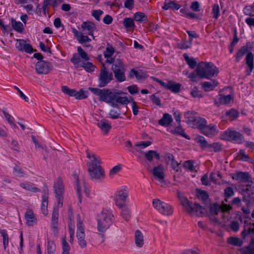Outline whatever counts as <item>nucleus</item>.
I'll use <instances>...</instances> for the list:
<instances>
[{"mask_svg": "<svg viewBox=\"0 0 254 254\" xmlns=\"http://www.w3.org/2000/svg\"><path fill=\"white\" fill-rule=\"evenodd\" d=\"M86 156L88 159L87 162L90 176L94 179H100L105 177L104 169L100 166V158L94 153L86 151Z\"/></svg>", "mask_w": 254, "mask_h": 254, "instance_id": "nucleus-1", "label": "nucleus"}, {"mask_svg": "<svg viewBox=\"0 0 254 254\" xmlns=\"http://www.w3.org/2000/svg\"><path fill=\"white\" fill-rule=\"evenodd\" d=\"M114 217L111 211L104 209L98 214L97 218V230L100 233H104L112 225Z\"/></svg>", "mask_w": 254, "mask_h": 254, "instance_id": "nucleus-2", "label": "nucleus"}, {"mask_svg": "<svg viewBox=\"0 0 254 254\" xmlns=\"http://www.w3.org/2000/svg\"><path fill=\"white\" fill-rule=\"evenodd\" d=\"M195 71L200 78L210 79L217 75L218 69L211 63L200 62L198 64Z\"/></svg>", "mask_w": 254, "mask_h": 254, "instance_id": "nucleus-3", "label": "nucleus"}, {"mask_svg": "<svg viewBox=\"0 0 254 254\" xmlns=\"http://www.w3.org/2000/svg\"><path fill=\"white\" fill-rule=\"evenodd\" d=\"M89 90L99 97V100L110 104L112 107H118V104L114 102L116 97V90L112 91L109 89H101L98 88L89 87Z\"/></svg>", "mask_w": 254, "mask_h": 254, "instance_id": "nucleus-4", "label": "nucleus"}, {"mask_svg": "<svg viewBox=\"0 0 254 254\" xmlns=\"http://www.w3.org/2000/svg\"><path fill=\"white\" fill-rule=\"evenodd\" d=\"M180 202L184 210L190 215L203 216L205 215L206 210L198 203L190 202L186 197L179 195Z\"/></svg>", "mask_w": 254, "mask_h": 254, "instance_id": "nucleus-5", "label": "nucleus"}, {"mask_svg": "<svg viewBox=\"0 0 254 254\" xmlns=\"http://www.w3.org/2000/svg\"><path fill=\"white\" fill-rule=\"evenodd\" d=\"M251 233L254 234V228L250 227H245L241 233L242 237L244 240L247 237L251 239L250 245L242 249V254H254V238Z\"/></svg>", "mask_w": 254, "mask_h": 254, "instance_id": "nucleus-6", "label": "nucleus"}, {"mask_svg": "<svg viewBox=\"0 0 254 254\" xmlns=\"http://www.w3.org/2000/svg\"><path fill=\"white\" fill-rule=\"evenodd\" d=\"M54 190L57 199V207H62L63 205L64 186L61 178H58L55 180Z\"/></svg>", "mask_w": 254, "mask_h": 254, "instance_id": "nucleus-7", "label": "nucleus"}, {"mask_svg": "<svg viewBox=\"0 0 254 254\" xmlns=\"http://www.w3.org/2000/svg\"><path fill=\"white\" fill-rule=\"evenodd\" d=\"M112 70L115 78L118 82H123L126 80V67L122 61L116 62L113 65Z\"/></svg>", "mask_w": 254, "mask_h": 254, "instance_id": "nucleus-8", "label": "nucleus"}, {"mask_svg": "<svg viewBox=\"0 0 254 254\" xmlns=\"http://www.w3.org/2000/svg\"><path fill=\"white\" fill-rule=\"evenodd\" d=\"M253 189L254 185L251 184L241 185V193L243 195V199L249 205H254V190L252 191Z\"/></svg>", "mask_w": 254, "mask_h": 254, "instance_id": "nucleus-9", "label": "nucleus"}, {"mask_svg": "<svg viewBox=\"0 0 254 254\" xmlns=\"http://www.w3.org/2000/svg\"><path fill=\"white\" fill-rule=\"evenodd\" d=\"M129 191L126 186H122L117 189L114 195V200L116 206H122L125 204L128 197Z\"/></svg>", "mask_w": 254, "mask_h": 254, "instance_id": "nucleus-10", "label": "nucleus"}, {"mask_svg": "<svg viewBox=\"0 0 254 254\" xmlns=\"http://www.w3.org/2000/svg\"><path fill=\"white\" fill-rule=\"evenodd\" d=\"M251 48L250 43H247L246 45L241 47L239 52L241 53L242 55L246 54V64L249 68V74H250L254 68V56L253 54L249 51Z\"/></svg>", "mask_w": 254, "mask_h": 254, "instance_id": "nucleus-11", "label": "nucleus"}, {"mask_svg": "<svg viewBox=\"0 0 254 254\" xmlns=\"http://www.w3.org/2000/svg\"><path fill=\"white\" fill-rule=\"evenodd\" d=\"M113 79V73L109 72L106 68L103 66L100 70L98 76V86L104 87L106 86Z\"/></svg>", "mask_w": 254, "mask_h": 254, "instance_id": "nucleus-12", "label": "nucleus"}, {"mask_svg": "<svg viewBox=\"0 0 254 254\" xmlns=\"http://www.w3.org/2000/svg\"><path fill=\"white\" fill-rule=\"evenodd\" d=\"M52 64L47 61H40L35 64V70L38 74H47L52 70Z\"/></svg>", "mask_w": 254, "mask_h": 254, "instance_id": "nucleus-13", "label": "nucleus"}, {"mask_svg": "<svg viewBox=\"0 0 254 254\" xmlns=\"http://www.w3.org/2000/svg\"><path fill=\"white\" fill-rule=\"evenodd\" d=\"M232 209L230 204H227L223 201L222 204L219 205L218 204H213L210 206V211L212 215H218L219 213L221 215L223 212H227Z\"/></svg>", "mask_w": 254, "mask_h": 254, "instance_id": "nucleus-14", "label": "nucleus"}, {"mask_svg": "<svg viewBox=\"0 0 254 254\" xmlns=\"http://www.w3.org/2000/svg\"><path fill=\"white\" fill-rule=\"evenodd\" d=\"M74 178L76 180L75 185L79 196L81 195L83 192H84L87 197H90V190L86 186L84 179H79L76 175L74 176Z\"/></svg>", "mask_w": 254, "mask_h": 254, "instance_id": "nucleus-15", "label": "nucleus"}, {"mask_svg": "<svg viewBox=\"0 0 254 254\" xmlns=\"http://www.w3.org/2000/svg\"><path fill=\"white\" fill-rule=\"evenodd\" d=\"M233 101V95L229 94L224 95L223 94H219L216 96L214 99V104L217 107L222 105H229Z\"/></svg>", "mask_w": 254, "mask_h": 254, "instance_id": "nucleus-16", "label": "nucleus"}, {"mask_svg": "<svg viewBox=\"0 0 254 254\" xmlns=\"http://www.w3.org/2000/svg\"><path fill=\"white\" fill-rule=\"evenodd\" d=\"M15 47L20 52H25L28 54L33 52V49L31 45L27 43L26 41L23 39H16Z\"/></svg>", "mask_w": 254, "mask_h": 254, "instance_id": "nucleus-17", "label": "nucleus"}, {"mask_svg": "<svg viewBox=\"0 0 254 254\" xmlns=\"http://www.w3.org/2000/svg\"><path fill=\"white\" fill-rule=\"evenodd\" d=\"M83 31L88 35L91 36L93 40H95L94 32L97 31V26L94 23L90 21H84L81 25Z\"/></svg>", "mask_w": 254, "mask_h": 254, "instance_id": "nucleus-18", "label": "nucleus"}, {"mask_svg": "<svg viewBox=\"0 0 254 254\" xmlns=\"http://www.w3.org/2000/svg\"><path fill=\"white\" fill-rule=\"evenodd\" d=\"M59 208L60 207H57V205L54 207L51 224V229L54 235L56 236H57L58 234V223Z\"/></svg>", "mask_w": 254, "mask_h": 254, "instance_id": "nucleus-19", "label": "nucleus"}, {"mask_svg": "<svg viewBox=\"0 0 254 254\" xmlns=\"http://www.w3.org/2000/svg\"><path fill=\"white\" fill-rule=\"evenodd\" d=\"M218 132L219 130L214 124H206L201 131L204 135L210 137L216 135Z\"/></svg>", "mask_w": 254, "mask_h": 254, "instance_id": "nucleus-20", "label": "nucleus"}, {"mask_svg": "<svg viewBox=\"0 0 254 254\" xmlns=\"http://www.w3.org/2000/svg\"><path fill=\"white\" fill-rule=\"evenodd\" d=\"M220 138L228 141H237L238 139V132L231 129H227L221 134Z\"/></svg>", "mask_w": 254, "mask_h": 254, "instance_id": "nucleus-21", "label": "nucleus"}, {"mask_svg": "<svg viewBox=\"0 0 254 254\" xmlns=\"http://www.w3.org/2000/svg\"><path fill=\"white\" fill-rule=\"evenodd\" d=\"M153 174L161 183L164 182V168L162 165H160L154 167L153 170Z\"/></svg>", "mask_w": 254, "mask_h": 254, "instance_id": "nucleus-22", "label": "nucleus"}, {"mask_svg": "<svg viewBox=\"0 0 254 254\" xmlns=\"http://www.w3.org/2000/svg\"><path fill=\"white\" fill-rule=\"evenodd\" d=\"M71 31L74 37L78 42L83 44L86 42H89L91 39L87 35H84L82 33L78 32L75 28H72Z\"/></svg>", "mask_w": 254, "mask_h": 254, "instance_id": "nucleus-23", "label": "nucleus"}, {"mask_svg": "<svg viewBox=\"0 0 254 254\" xmlns=\"http://www.w3.org/2000/svg\"><path fill=\"white\" fill-rule=\"evenodd\" d=\"M25 219L27 225L31 226L37 222V219L33 211L31 210H27L25 214Z\"/></svg>", "mask_w": 254, "mask_h": 254, "instance_id": "nucleus-24", "label": "nucleus"}, {"mask_svg": "<svg viewBox=\"0 0 254 254\" xmlns=\"http://www.w3.org/2000/svg\"><path fill=\"white\" fill-rule=\"evenodd\" d=\"M123 92L121 91H117L116 90V97L114 99V102L116 104H121L122 105H127L130 102V99L127 97L120 96L119 95L122 94Z\"/></svg>", "mask_w": 254, "mask_h": 254, "instance_id": "nucleus-25", "label": "nucleus"}, {"mask_svg": "<svg viewBox=\"0 0 254 254\" xmlns=\"http://www.w3.org/2000/svg\"><path fill=\"white\" fill-rule=\"evenodd\" d=\"M121 209V214L122 217L126 220L128 221L130 218V209L129 207L125 204H122V206H117Z\"/></svg>", "mask_w": 254, "mask_h": 254, "instance_id": "nucleus-26", "label": "nucleus"}, {"mask_svg": "<svg viewBox=\"0 0 254 254\" xmlns=\"http://www.w3.org/2000/svg\"><path fill=\"white\" fill-rule=\"evenodd\" d=\"M134 241L136 246L141 248L144 245V236L139 230H136L134 232Z\"/></svg>", "mask_w": 254, "mask_h": 254, "instance_id": "nucleus-27", "label": "nucleus"}, {"mask_svg": "<svg viewBox=\"0 0 254 254\" xmlns=\"http://www.w3.org/2000/svg\"><path fill=\"white\" fill-rule=\"evenodd\" d=\"M181 7V5L180 4L176 3L174 1H172L171 0H165L164 5L162 8L165 10H168L169 8L178 10Z\"/></svg>", "mask_w": 254, "mask_h": 254, "instance_id": "nucleus-28", "label": "nucleus"}, {"mask_svg": "<svg viewBox=\"0 0 254 254\" xmlns=\"http://www.w3.org/2000/svg\"><path fill=\"white\" fill-rule=\"evenodd\" d=\"M239 183L251 184L253 183L252 177L248 172H239Z\"/></svg>", "mask_w": 254, "mask_h": 254, "instance_id": "nucleus-29", "label": "nucleus"}, {"mask_svg": "<svg viewBox=\"0 0 254 254\" xmlns=\"http://www.w3.org/2000/svg\"><path fill=\"white\" fill-rule=\"evenodd\" d=\"M218 85V82L215 80L205 81L202 83V87L205 91L208 92L213 90Z\"/></svg>", "mask_w": 254, "mask_h": 254, "instance_id": "nucleus-30", "label": "nucleus"}, {"mask_svg": "<svg viewBox=\"0 0 254 254\" xmlns=\"http://www.w3.org/2000/svg\"><path fill=\"white\" fill-rule=\"evenodd\" d=\"M172 121L171 115L168 113H165L163 118L158 121V124L162 126L168 127L171 124Z\"/></svg>", "mask_w": 254, "mask_h": 254, "instance_id": "nucleus-31", "label": "nucleus"}, {"mask_svg": "<svg viewBox=\"0 0 254 254\" xmlns=\"http://www.w3.org/2000/svg\"><path fill=\"white\" fill-rule=\"evenodd\" d=\"M19 185L21 188H22L24 190L32 192H35L39 191L40 190L37 187H36L34 184L30 182L21 183L19 184Z\"/></svg>", "mask_w": 254, "mask_h": 254, "instance_id": "nucleus-32", "label": "nucleus"}, {"mask_svg": "<svg viewBox=\"0 0 254 254\" xmlns=\"http://www.w3.org/2000/svg\"><path fill=\"white\" fill-rule=\"evenodd\" d=\"M206 124L207 121L205 119L200 117H197L196 119L193 126L194 127L198 128L201 132L202 130V128L204 127Z\"/></svg>", "mask_w": 254, "mask_h": 254, "instance_id": "nucleus-33", "label": "nucleus"}, {"mask_svg": "<svg viewBox=\"0 0 254 254\" xmlns=\"http://www.w3.org/2000/svg\"><path fill=\"white\" fill-rule=\"evenodd\" d=\"M97 125L105 134L107 133L109 130L111 128L110 124L105 120H101L97 123Z\"/></svg>", "mask_w": 254, "mask_h": 254, "instance_id": "nucleus-34", "label": "nucleus"}, {"mask_svg": "<svg viewBox=\"0 0 254 254\" xmlns=\"http://www.w3.org/2000/svg\"><path fill=\"white\" fill-rule=\"evenodd\" d=\"M48 194L45 193L42 195V200L41 203V210L42 213L45 215L48 214Z\"/></svg>", "mask_w": 254, "mask_h": 254, "instance_id": "nucleus-35", "label": "nucleus"}, {"mask_svg": "<svg viewBox=\"0 0 254 254\" xmlns=\"http://www.w3.org/2000/svg\"><path fill=\"white\" fill-rule=\"evenodd\" d=\"M159 212L164 215H171L173 212V207L165 202L163 204L162 208L161 209Z\"/></svg>", "mask_w": 254, "mask_h": 254, "instance_id": "nucleus-36", "label": "nucleus"}, {"mask_svg": "<svg viewBox=\"0 0 254 254\" xmlns=\"http://www.w3.org/2000/svg\"><path fill=\"white\" fill-rule=\"evenodd\" d=\"M62 253L61 254H70V247L68 243L66 242V237H62Z\"/></svg>", "mask_w": 254, "mask_h": 254, "instance_id": "nucleus-37", "label": "nucleus"}, {"mask_svg": "<svg viewBox=\"0 0 254 254\" xmlns=\"http://www.w3.org/2000/svg\"><path fill=\"white\" fill-rule=\"evenodd\" d=\"M11 26L13 29L19 33L22 32L24 30L23 24L20 21H17L14 19H11Z\"/></svg>", "mask_w": 254, "mask_h": 254, "instance_id": "nucleus-38", "label": "nucleus"}, {"mask_svg": "<svg viewBox=\"0 0 254 254\" xmlns=\"http://www.w3.org/2000/svg\"><path fill=\"white\" fill-rule=\"evenodd\" d=\"M144 156L146 159L150 162L152 161L154 157L157 159H159L160 158L159 154L156 151L154 150H149L147 151L144 154Z\"/></svg>", "mask_w": 254, "mask_h": 254, "instance_id": "nucleus-39", "label": "nucleus"}, {"mask_svg": "<svg viewBox=\"0 0 254 254\" xmlns=\"http://www.w3.org/2000/svg\"><path fill=\"white\" fill-rule=\"evenodd\" d=\"M56 249V245L54 241L50 239L47 241V254H55Z\"/></svg>", "mask_w": 254, "mask_h": 254, "instance_id": "nucleus-40", "label": "nucleus"}, {"mask_svg": "<svg viewBox=\"0 0 254 254\" xmlns=\"http://www.w3.org/2000/svg\"><path fill=\"white\" fill-rule=\"evenodd\" d=\"M184 116L187 122L190 124L192 123V125H193L196 119L197 118L195 117V113L193 112H188L185 114Z\"/></svg>", "mask_w": 254, "mask_h": 254, "instance_id": "nucleus-41", "label": "nucleus"}, {"mask_svg": "<svg viewBox=\"0 0 254 254\" xmlns=\"http://www.w3.org/2000/svg\"><path fill=\"white\" fill-rule=\"evenodd\" d=\"M196 142L199 144L202 148H207L209 143H207L205 138L202 136H197L195 137Z\"/></svg>", "mask_w": 254, "mask_h": 254, "instance_id": "nucleus-42", "label": "nucleus"}, {"mask_svg": "<svg viewBox=\"0 0 254 254\" xmlns=\"http://www.w3.org/2000/svg\"><path fill=\"white\" fill-rule=\"evenodd\" d=\"M77 50L78 52L77 54L82 60V63L89 60L87 54L82 49L81 47H78L77 48Z\"/></svg>", "mask_w": 254, "mask_h": 254, "instance_id": "nucleus-43", "label": "nucleus"}, {"mask_svg": "<svg viewBox=\"0 0 254 254\" xmlns=\"http://www.w3.org/2000/svg\"><path fill=\"white\" fill-rule=\"evenodd\" d=\"M124 26L127 29H129L130 28L133 29L135 25L134 23L133 19L131 18H125L124 19L123 22Z\"/></svg>", "mask_w": 254, "mask_h": 254, "instance_id": "nucleus-44", "label": "nucleus"}, {"mask_svg": "<svg viewBox=\"0 0 254 254\" xmlns=\"http://www.w3.org/2000/svg\"><path fill=\"white\" fill-rule=\"evenodd\" d=\"M80 66L83 67L85 70L88 72L94 71L96 68V66L90 62L85 63V62H84L82 63Z\"/></svg>", "mask_w": 254, "mask_h": 254, "instance_id": "nucleus-45", "label": "nucleus"}, {"mask_svg": "<svg viewBox=\"0 0 254 254\" xmlns=\"http://www.w3.org/2000/svg\"><path fill=\"white\" fill-rule=\"evenodd\" d=\"M181 84L180 83H174L171 81H169L168 89L170 90L174 93H178L180 90Z\"/></svg>", "mask_w": 254, "mask_h": 254, "instance_id": "nucleus-46", "label": "nucleus"}, {"mask_svg": "<svg viewBox=\"0 0 254 254\" xmlns=\"http://www.w3.org/2000/svg\"><path fill=\"white\" fill-rule=\"evenodd\" d=\"M183 57L189 66L192 69L194 68L196 65V62L193 60V59L190 58L186 53L183 55Z\"/></svg>", "mask_w": 254, "mask_h": 254, "instance_id": "nucleus-47", "label": "nucleus"}, {"mask_svg": "<svg viewBox=\"0 0 254 254\" xmlns=\"http://www.w3.org/2000/svg\"><path fill=\"white\" fill-rule=\"evenodd\" d=\"M0 233L2 236L3 247L4 249L5 250L8 246V236L5 230H0Z\"/></svg>", "mask_w": 254, "mask_h": 254, "instance_id": "nucleus-48", "label": "nucleus"}, {"mask_svg": "<svg viewBox=\"0 0 254 254\" xmlns=\"http://www.w3.org/2000/svg\"><path fill=\"white\" fill-rule=\"evenodd\" d=\"M85 235L82 234L76 235L78 244L81 248H85L87 246V242L85 240Z\"/></svg>", "mask_w": 254, "mask_h": 254, "instance_id": "nucleus-49", "label": "nucleus"}, {"mask_svg": "<svg viewBox=\"0 0 254 254\" xmlns=\"http://www.w3.org/2000/svg\"><path fill=\"white\" fill-rule=\"evenodd\" d=\"M57 0H44L42 5V8L45 11L48 6H55L57 4Z\"/></svg>", "mask_w": 254, "mask_h": 254, "instance_id": "nucleus-50", "label": "nucleus"}, {"mask_svg": "<svg viewBox=\"0 0 254 254\" xmlns=\"http://www.w3.org/2000/svg\"><path fill=\"white\" fill-rule=\"evenodd\" d=\"M164 203L160 199L156 198L153 200L152 205L153 207L159 212L161 209L162 208L163 204Z\"/></svg>", "mask_w": 254, "mask_h": 254, "instance_id": "nucleus-51", "label": "nucleus"}, {"mask_svg": "<svg viewBox=\"0 0 254 254\" xmlns=\"http://www.w3.org/2000/svg\"><path fill=\"white\" fill-rule=\"evenodd\" d=\"M225 114L231 120H234L238 116V111L234 109H231L230 110L226 111Z\"/></svg>", "mask_w": 254, "mask_h": 254, "instance_id": "nucleus-52", "label": "nucleus"}, {"mask_svg": "<svg viewBox=\"0 0 254 254\" xmlns=\"http://www.w3.org/2000/svg\"><path fill=\"white\" fill-rule=\"evenodd\" d=\"M134 19L136 21L142 22L146 20L147 17L144 13L137 12L134 13Z\"/></svg>", "mask_w": 254, "mask_h": 254, "instance_id": "nucleus-53", "label": "nucleus"}, {"mask_svg": "<svg viewBox=\"0 0 254 254\" xmlns=\"http://www.w3.org/2000/svg\"><path fill=\"white\" fill-rule=\"evenodd\" d=\"M70 61L71 62L77 67L80 66V63L82 62V60L78 54H73Z\"/></svg>", "mask_w": 254, "mask_h": 254, "instance_id": "nucleus-54", "label": "nucleus"}, {"mask_svg": "<svg viewBox=\"0 0 254 254\" xmlns=\"http://www.w3.org/2000/svg\"><path fill=\"white\" fill-rule=\"evenodd\" d=\"M239 160L243 161H250L252 160L249 155L246 153L245 150H239Z\"/></svg>", "mask_w": 254, "mask_h": 254, "instance_id": "nucleus-55", "label": "nucleus"}, {"mask_svg": "<svg viewBox=\"0 0 254 254\" xmlns=\"http://www.w3.org/2000/svg\"><path fill=\"white\" fill-rule=\"evenodd\" d=\"M62 91L63 93L68 95L70 96L74 97V93H75V90L73 89H70L66 86H63L62 87Z\"/></svg>", "mask_w": 254, "mask_h": 254, "instance_id": "nucleus-56", "label": "nucleus"}, {"mask_svg": "<svg viewBox=\"0 0 254 254\" xmlns=\"http://www.w3.org/2000/svg\"><path fill=\"white\" fill-rule=\"evenodd\" d=\"M86 93L87 92L84 91L83 89H80L79 91L75 90L74 97L77 99H84L87 97Z\"/></svg>", "mask_w": 254, "mask_h": 254, "instance_id": "nucleus-57", "label": "nucleus"}, {"mask_svg": "<svg viewBox=\"0 0 254 254\" xmlns=\"http://www.w3.org/2000/svg\"><path fill=\"white\" fill-rule=\"evenodd\" d=\"M211 151L214 152H218L222 149L221 145L219 143H213L212 144H209L208 147Z\"/></svg>", "mask_w": 254, "mask_h": 254, "instance_id": "nucleus-58", "label": "nucleus"}, {"mask_svg": "<svg viewBox=\"0 0 254 254\" xmlns=\"http://www.w3.org/2000/svg\"><path fill=\"white\" fill-rule=\"evenodd\" d=\"M130 77L135 76L138 79H141L143 77L142 72L140 71L136 70L134 69L131 70L129 73Z\"/></svg>", "mask_w": 254, "mask_h": 254, "instance_id": "nucleus-59", "label": "nucleus"}, {"mask_svg": "<svg viewBox=\"0 0 254 254\" xmlns=\"http://www.w3.org/2000/svg\"><path fill=\"white\" fill-rule=\"evenodd\" d=\"M219 7L218 4H215L212 7V14L213 17L215 19H217L219 16Z\"/></svg>", "mask_w": 254, "mask_h": 254, "instance_id": "nucleus-60", "label": "nucleus"}, {"mask_svg": "<svg viewBox=\"0 0 254 254\" xmlns=\"http://www.w3.org/2000/svg\"><path fill=\"white\" fill-rule=\"evenodd\" d=\"M174 132L177 134H179L186 138H188V135L186 134L184 130L183 129L181 126H179L175 128Z\"/></svg>", "mask_w": 254, "mask_h": 254, "instance_id": "nucleus-61", "label": "nucleus"}, {"mask_svg": "<svg viewBox=\"0 0 254 254\" xmlns=\"http://www.w3.org/2000/svg\"><path fill=\"white\" fill-rule=\"evenodd\" d=\"M192 45V43L191 42L188 41H183L182 43H179L178 44V47L179 48L181 49H187L190 48Z\"/></svg>", "mask_w": 254, "mask_h": 254, "instance_id": "nucleus-62", "label": "nucleus"}, {"mask_svg": "<svg viewBox=\"0 0 254 254\" xmlns=\"http://www.w3.org/2000/svg\"><path fill=\"white\" fill-rule=\"evenodd\" d=\"M13 173L16 176L18 177H22L24 176V172L17 166L14 167Z\"/></svg>", "mask_w": 254, "mask_h": 254, "instance_id": "nucleus-63", "label": "nucleus"}, {"mask_svg": "<svg viewBox=\"0 0 254 254\" xmlns=\"http://www.w3.org/2000/svg\"><path fill=\"white\" fill-rule=\"evenodd\" d=\"M109 117L112 119H116L121 118V114L115 110H111L109 113Z\"/></svg>", "mask_w": 254, "mask_h": 254, "instance_id": "nucleus-64", "label": "nucleus"}]
</instances>
